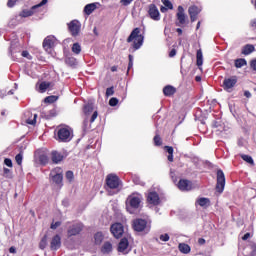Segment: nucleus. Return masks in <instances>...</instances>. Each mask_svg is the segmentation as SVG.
Here are the masks:
<instances>
[{
	"label": "nucleus",
	"mask_w": 256,
	"mask_h": 256,
	"mask_svg": "<svg viewBox=\"0 0 256 256\" xmlns=\"http://www.w3.org/2000/svg\"><path fill=\"white\" fill-rule=\"evenodd\" d=\"M145 36L141 34V28H134L127 38V43H132V49L139 51L140 47H143Z\"/></svg>",
	"instance_id": "f257e3e1"
},
{
	"label": "nucleus",
	"mask_w": 256,
	"mask_h": 256,
	"mask_svg": "<svg viewBox=\"0 0 256 256\" xmlns=\"http://www.w3.org/2000/svg\"><path fill=\"white\" fill-rule=\"evenodd\" d=\"M143 200V196L139 193H133L128 196L126 200V210L130 215H135L139 207H141V201Z\"/></svg>",
	"instance_id": "f03ea898"
},
{
	"label": "nucleus",
	"mask_w": 256,
	"mask_h": 256,
	"mask_svg": "<svg viewBox=\"0 0 256 256\" xmlns=\"http://www.w3.org/2000/svg\"><path fill=\"white\" fill-rule=\"evenodd\" d=\"M132 227L137 233H143L144 235H147V233L151 231V222L142 218H137L133 220Z\"/></svg>",
	"instance_id": "7ed1b4c3"
},
{
	"label": "nucleus",
	"mask_w": 256,
	"mask_h": 256,
	"mask_svg": "<svg viewBox=\"0 0 256 256\" xmlns=\"http://www.w3.org/2000/svg\"><path fill=\"white\" fill-rule=\"evenodd\" d=\"M57 137L60 143H69L73 139V130L69 126H61L58 128Z\"/></svg>",
	"instance_id": "20e7f679"
},
{
	"label": "nucleus",
	"mask_w": 256,
	"mask_h": 256,
	"mask_svg": "<svg viewBox=\"0 0 256 256\" xmlns=\"http://www.w3.org/2000/svg\"><path fill=\"white\" fill-rule=\"evenodd\" d=\"M121 185V179L115 174H108L106 177V189H119Z\"/></svg>",
	"instance_id": "39448f33"
},
{
	"label": "nucleus",
	"mask_w": 256,
	"mask_h": 256,
	"mask_svg": "<svg viewBox=\"0 0 256 256\" xmlns=\"http://www.w3.org/2000/svg\"><path fill=\"white\" fill-rule=\"evenodd\" d=\"M217 193H223L225 191V173L223 170H217V183H216Z\"/></svg>",
	"instance_id": "423d86ee"
},
{
	"label": "nucleus",
	"mask_w": 256,
	"mask_h": 256,
	"mask_svg": "<svg viewBox=\"0 0 256 256\" xmlns=\"http://www.w3.org/2000/svg\"><path fill=\"white\" fill-rule=\"evenodd\" d=\"M91 113L92 116L90 118V123H95V120L99 116V113L97 112V110L94 111L93 103H88L84 106V115H86V117H89Z\"/></svg>",
	"instance_id": "0eeeda50"
},
{
	"label": "nucleus",
	"mask_w": 256,
	"mask_h": 256,
	"mask_svg": "<svg viewBox=\"0 0 256 256\" xmlns=\"http://www.w3.org/2000/svg\"><path fill=\"white\" fill-rule=\"evenodd\" d=\"M67 26L72 37H77L81 33V22L79 20H72Z\"/></svg>",
	"instance_id": "6e6552de"
},
{
	"label": "nucleus",
	"mask_w": 256,
	"mask_h": 256,
	"mask_svg": "<svg viewBox=\"0 0 256 256\" xmlns=\"http://www.w3.org/2000/svg\"><path fill=\"white\" fill-rule=\"evenodd\" d=\"M235 85H237V76L225 78L223 81V89L224 91H227V93H231Z\"/></svg>",
	"instance_id": "1a4fd4ad"
},
{
	"label": "nucleus",
	"mask_w": 256,
	"mask_h": 256,
	"mask_svg": "<svg viewBox=\"0 0 256 256\" xmlns=\"http://www.w3.org/2000/svg\"><path fill=\"white\" fill-rule=\"evenodd\" d=\"M110 231L116 239H120V237H123V233L125 230L123 229V224L115 223L111 225Z\"/></svg>",
	"instance_id": "9d476101"
},
{
	"label": "nucleus",
	"mask_w": 256,
	"mask_h": 256,
	"mask_svg": "<svg viewBox=\"0 0 256 256\" xmlns=\"http://www.w3.org/2000/svg\"><path fill=\"white\" fill-rule=\"evenodd\" d=\"M49 0H42L39 4L34 5L30 10H23L20 13L21 17H31L35 13V9H39V7H43V5H47Z\"/></svg>",
	"instance_id": "9b49d317"
},
{
	"label": "nucleus",
	"mask_w": 256,
	"mask_h": 256,
	"mask_svg": "<svg viewBox=\"0 0 256 256\" xmlns=\"http://www.w3.org/2000/svg\"><path fill=\"white\" fill-rule=\"evenodd\" d=\"M176 17H177V21H178V23H176V25L178 27L185 25V23L187 21V15H185V9L183 8V6H178V12L176 14Z\"/></svg>",
	"instance_id": "f8f14e48"
},
{
	"label": "nucleus",
	"mask_w": 256,
	"mask_h": 256,
	"mask_svg": "<svg viewBox=\"0 0 256 256\" xmlns=\"http://www.w3.org/2000/svg\"><path fill=\"white\" fill-rule=\"evenodd\" d=\"M50 177H52L53 183L56 185H62L63 183V173L61 172V168H57L50 173Z\"/></svg>",
	"instance_id": "ddd939ff"
},
{
	"label": "nucleus",
	"mask_w": 256,
	"mask_h": 256,
	"mask_svg": "<svg viewBox=\"0 0 256 256\" xmlns=\"http://www.w3.org/2000/svg\"><path fill=\"white\" fill-rule=\"evenodd\" d=\"M148 15L150 19H153V21H160L161 20V14L159 13V9L155 4H151L149 6Z\"/></svg>",
	"instance_id": "4468645a"
},
{
	"label": "nucleus",
	"mask_w": 256,
	"mask_h": 256,
	"mask_svg": "<svg viewBox=\"0 0 256 256\" xmlns=\"http://www.w3.org/2000/svg\"><path fill=\"white\" fill-rule=\"evenodd\" d=\"M188 13L190 15V21L192 23H195V21H197V15H199V13H201V7L198 6H190L188 9Z\"/></svg>",
	"instance_id": "2eb2a0df"
},
{
	"label": "nucleus",
	"mask_w": 256,
	"mask_h": 256,
	"mask_svg": "<svg viewBox=\"0 0 256 256\" xmlns=\"http://www.w3.org/2000/svg\"><path fill=\"white\" fill-rule=\"evenodd\" d=\"M55 41H57L55 36L46 37L43 41V48L45 49V51H51V49H53V47L55 46Z\"/></svg>",
	"instance_id": "dca6fc26"
},
{
	"label": "nucleus",
	"mask_w": 256,
	"mask_h": 256,
	"mask_svg": "<svg viewBox=\"0 0 256 256\" xmlns=\"http://www.w3.org/2000/svg\"><path fill=\"white\" fill-rule=\"evenodd\" d=\"M83 231V225L81 223H76L73 224L69 229H68V236L73 237L75 235H79Z\"/></svg>",
	"instance_id": "f3484780"
},
{
	"label": "nucleus",
	"mask_w": 256,
	"mask_h": 256,
	"mask_svg": "<svg viewBox=\"0 0 256 256\" xmlns=\"http://www.w3.org/2000/svg\"><path fill=\"white\" fill-rule=\"evenodd\" d=\"M147 201L150 205H159L161 203V198H159V194L157 192H150L147 196Z\"/></svg>",
	"instance_id": "a211bd4d"
},
{
	"label": "nucleus",
	"mask_w": 256,
	"mask_h": 256,
	"mask_svg": "<svg viewBox=\"0 0 256 256\" xmlns=\"http://www.w3.org/2000/svg\"><path fill=\"white\" fill-rule=\"evenodd\" d=\"M17 53H21V44L18 42H12L9 49V54L11 55L12 59L17 57Z\"/></svg>",
	"instance_id": "6ab92c4d"
},
{
	"label": "nucleus",
	"mask_w": 256,
	"mask_h": 256,
	"mask_svg": "<svg viewBox=\"0 0 256 256\" xmlns=\"http://www.w3.org/2000/svg\"><path fill=\"white\" fill-rule=\"evenodd\" d=\"M50 249L51 251H57L58 249H61V236L59 234H56L51 242H50Z\"/></svg>",
	"instance_id": "aec40b11"
},
{
	"label": "nucleus",
	"mask_w": 256,
	"mask_h": 256,
	"mask_svg": "<svg viewBox=\"0 0 256 256\" xmlns=\"http://www.w3.org/2000/svg\"><path fill=\"white\" fill-rule=\"evenodd\" d=\"M177 186H178V189H180V191H191L192 189V183L187 179L179 180Z\"/></svg>",
	"instance_id": "412c9836"
},
{
	"label": "nucleus",
	"mask_w": 256,
	"mask_h": 256,
	"mask_svg": "<svg viewBox=\"0 0 256 256\" xmlns=\"http://www.w3.org/2000/svg\"><path fill=\"white\" fill-rule=\"evenodd\" d=\"M128 247H129V240H127V238H122L118 244L119 253H124V254L129 253L127 251Z\"/></svg>",
	"instance_id": "4be33fe9"
},
{
	"label": "nucleus",
	"mask_w": 256,
	"mask_h": 256,
	"mask_svg": "<svg viewBox=\"0 0 256 256\" xmlns=\"http://www.w3.org/2000/svg\"><path fill=\"white\" fill-rule=\"evenodd\" d=\"M63 159H65V156L63 155V153L57 152V151L51 152V160L56 165L61 163V161H63Z\"/></svg>",
	"instance_id": "5701e85b"
},
{
	"label": "nucleus",
	"mask_w": 256,
	"mask_h": 256,
	"mask_svg": "<svg viewBox=\"0 0 256 256\" xmlns=\"http://www.w3.org/2000/svg\"><path fill=\"white\" fill-rule=\"evenodd\" d=\"M196 205L207 209V207L211 206V200L209 198L201 197L196 200Z\"/></svg>",
	"instance_id": "b1692460"
},
{
	"label": "nucleus",
	"mask_w": 256,
	"mask_h": 256,
	"mask_svg": "<svg viewBox=\"0 0 256 256\" xmlns=\"http://www.w3.org/2000/svg\"><path fill=\"white\" fill-rule=\"evenodd\" d=\"M163 93L165 97H171V95H175V93H177V89L171 85H167L163 88Z\"/></svg>",
	"instance_id": "393cba45"
},
{
	"label": "nucleus",
	"mask_w": 256,
	"mask_h": 256,
	"mask_svg": "<svg viewBox=\"0 0 256 256\" xmlns=\"http://www.w3.org/2000/svg\"><path fill=\"white\" fill-rule=\"evenodd\" d=\"M178 249L180 253H183L184 255H188V253H191V246H189V244L186 243H180L178 245Z\"/></svg>",
	"instance_id": "a878e982"
},
{
	"label": "nucleus",
	"mask_w": 256,
	"mask_h": 256,
	"mask_svg": "<svg viewBox=\"0 0 256 256\" xmlns=\"http://www.w3.org/2000/svg\"><path fill=\"white\" fill-rule=\"evenodd\" d=\"M255 51V46L253 44H247L242 48V55H251Z\"/></svg>",
	"instance_id": "bb28decb"
},
{
	"label": "nucleus",
	"mask_w": 256,
	"mask_h": 256,
	"mask_svg": "<svg viewBox=\"0 0 256 256\" xmlns=\"http://www.w3.org/2000/svg\"><path fill=\"white\" fill-rule=\"evenodd\" d=\"M95 9H97V5H95V3L87 4L84 7V13L86 15H91V13H93V11H95Z\"/></svg>",
	"instance_id": "cd10ccee"
},
{
	"label": "nucleus",
	"mask_w": 256,
	"mask_h": 256,
	"mask_svg": "<svg viewBox=\"0 0 256 256\" xmlns=\"http://www.w3.org/2000/svg\"><path fill=\"white\" fill-rule=\"evenodd\" d=\"M102 253H111L113 251V245L111 242H105L101 249Z\"/></svg>",
	"instance_id": "c85d7f7f"
},
{
	"label": "nucleus",
	"mask_w": 256,
	"mask_h": 256,
	"mask_svg": "<svg viewBox=\"0 0 256 256\" xmlns=\"http://www.w3.org/2000/svg\"><path fill=\"white\" fill-rule=\"evenodd\" d=\"M247 65V60L244 58H239L235 60V67L236 69H241V67H245Z\"/></svg>",
	"instance_id": "c756f323"
},
{
	"label": "nucleus",
	"mask_w": 256,
	"mask_h": 256,
	"mask_svg": "<svg viewBox=\"0 0 256 256\" xmlns=\"http://www.w3.org/2000/svg\"><path fill=\"white\" fill-rule=\"evenodd\" d=\"M50 85L51 84L49 82H41L38 88L39 93H45V91L49 89Z\"/></svg>",
	"instance_id": "7c9ffc66"
},
{
	"label": "nucleus",
	"mask_w": 256,
	"mask_h": 256,
	"mask_svg": "<svg viewBox=\"0 0 256 256\" xmlns=\"http://www.w3.org/2000/svg\"><path fill=\"white\" fill-rule=\"evenodd\" d=\"M196 59L197 66L201 67L203 65V52L201 50H197Z\"/></svg>",
	"instance_id": "2f4dec72"
},
{
	"label": "nucleus",
	"mask_w": 256,
	"mask_h": 256,
	"mask_svg": "<svg viewBox=\"0 0 256 256\" xmlns=\"http://www.w3.org/2000/svg\"><path fill=\"white\" fill-rule=\"evenodd\" d=\"M241 159L245 161L246 163H249V165H255V161H253V157L247 154H240Z\"/></svg>",
	"instance_id": "473e14b6"
},
{
	"label": "nucleus",
	"mask_w": 256,
	"mask_h": 256,
	"mask_svg": "<svg viewBox=\"0 0 256 256\" xmlns=\"http://www.w3.org/2000/svg\"><path fill=\"white\" fill-rule=\"evenodd\" d=\"M94 240H95L96 245H101V243L103 242V233L97 232L94 235Z\"/></svg>",
	"instance_id": "72a5a7b5"
},
{
	"label": "nucleus",
	"mask_w": 256,
	"mask_h": 256,
	"mask_svg": "<svg viewBox=\"0 0 256 256\" xmlns=\"http://www.w3.org/2000/svg\"><path fill=\"white\" fill-rule=\"evenodd\" d=\"M164 149L169 154L168 155V161H170V163H173V147L165 146Z\"/></svg>",
	"instance_id": "f704fd0d"
},
{
	"label": "nucleus",
	"mask_w": 256,
	"mask_h": 256,
	"mask_svg": "<svg viewBox=\"0 0 256 256\" xmlns=\"http://www.w3.org/2000/svg\"><path fill=\"white\" fill-rule=\"evenodd\" d=\"M72 52H74L75 55H79L81 53V44L79 43H74L72 45Z\"/></svg>",
	"instance_id": "c9c22d12"
},
{
	"label": "nucleus",
	"mask_w": 256,
	"mask_h": 256,
	"mask_svg": "<svg viewBox=\"0 0 256 256\" xmlns=\"http://www.w3.org/2000/svg\"><path fill=\"white\" fill-rule=\"evenodd\" d=\"M132 181L135 185H141L142 187L145 186V182L141 181V178L137 175L132 176Z\"/></svg>",
	"instance_id": "e433bc0d"
},
{
	"label": "nucleus",
	"mask_w": 256,
	"mask_h": 256,
	"mask_svg": "<svg viewBox=\"0 0 256 256\" xmlns=\"http://www.w3.org/2000/svg\"><path fill=\"white\" fill-rule=\"evenodd\" d=\"M39 162L41 165H47L49 163V157L45 154L39 156Z\"/></svg>",
	"instance_id": "4c0bfd02"
},
{
	"label": "nucleus",
	"mask_w": 256,
	"mask_h": 256,
	"mask_svg": "<svg viewBox=\"0 0 256 256\" xmlns=\"http://www.w3.org/2000/svg\"><path fill=\"white\" fill-rule=\"evenodd\" d=\"M65 62L67 65H70V67H74V65H77V59H75V57H67Z\"/></svg>",
	"instance_id": "58836bf2"
},
{
	"label": "nucleus",
	"mask_w": 256,
	"mask_h": 256,
	"mask_svg": "<svg viewBox=\"0 0 256 256\" xmlns=\"http://www.w3.org/2000/svg\"><path fill=\"white\" fill-rule=\"evenodd\" d=\"M47 247V235H44L39 243V248L44 250Z\"/></svg>",
	"instance_id": "ea45409f"
},
{
	"label": "nucleus",
	"mask_w": 256,
	"mask_h": 256,
	"mask_svg": "<svg viewBox=\"0 0 256 256\" xmlns=\"http://www.w3.org/2000/svg\"><path fill=\"white\" fill-rule=\"evenodd\" d=\"M154 144L156 145V147H161V145H163V142L161 140V136H159V134H156L154 136Z\"/></svg>",
	"instance_id": "a19ab883"
},
{
	"label": "nucleus",
	"mask_w": 256,
	"mask_h": 256,
	"mask_svg": "<svg viewBox=\"0 0 256 256\" xmlns=\"http://www.w3.org/2000/svg\"><path fill=\"white\" fill-rule=\"evenodd\" d=\"M3 176L6 177L7 179H11V177H13V174L11 173V170L9 168H4Z\"/></svg>",
	"instance_id": "79ce46f5"
},
{
	"label": "nucleus",
	"mask_w": 256,
	"mask_h": 256,
	"mask_svg": "<svg viewBox=\"0 0 256 256\" xmlns=\"http://www.w3.org/2000/svg\"><path fill=\"white\" fill-rule=\"evenodd\" d=\"M58 97L57 96H47L44 99L45 103H55V101H57Z\"/></svg>",
	"instance_id": "37998d69"
},
{
	"label": "nucleus",
	"mask_w": 256,
	"mask_h": 256,
	"mask_svg": "<svg viewBox=\"0 0 256 256\" xmlns=\"http://www.w3.org/2000/svg\"><path fill=\"white\" fill-rule=\"evenodd\" d=\"M15 161H16L17 165H22V163H23V153L20 152L19 154H17L16 157H15Z\"/></svg>",
	"instance_id": "c03bdc74"
},
{
	"label": "nucleus",
	"mask_w": 256,
	"mask_h": 256,
	"mask_svg": "<svg viewBox=\"0 0 256 256\" xmlns=\"http://www.w3.org/2000/svg\"><path fill=\"white\" fill-rule=\"evenodd\" d=\"M119 103V100L115 97L111 98L109 100V106L110 107H116V105Z\"/></svg>",
	"instance_id": "a18cd8bd"
},
{
	"label": "nucleus",
	"mask_w": 256,
	"mask_h": 256,
	"mask_svg": "<svg viewBox=\"0 0 256 256\" xmlns=\"http://www.w3.org/2000/svg\"><path fill=\"white\" fill-rule=\"evenodd\" d=\"M163 5H165L167 7V9L172 10L173 9V3H171V1L169 0H162Z\"/></svg>",
	"instance_id": "49530a36"
},
{
	"label": "nucleus",
	"mask_w": 256,
	"mask_h": 256,
	"mask_svg": "<svg viewBox=\"0 0 256 256\" xmlns=\"http://www.w3.org/2000/svg\"><path fill=\"white\" fill-rule=\"evenodd\" d=\"M83 131H89V118H86L84 121H83Z\"/></svg>",
	"instance_id": "de8ad7c7"
},
{
	"label": "nucleus",
	"mask_w": 256,
	"mask_h": 256,
	"mask_svg": "<svg viewBox=\"0 0 256 256\" xmlns=\"http://www.w3.org/2000/svg\"><path fill=\"white\" fill-rule=\"evenodd\" d=\"M21 55H22V57H25L26 59H29V60L33 59V56H31V54H29V51H27V50L22 51Z\"/></svg>",
	"instance_id": "09e8293b"
},
{
	"label": "nucleus",
	"mask_w": 256,
	"mask_h": 256,
	"mask_svg": "<svg viewBox=\"0 0 256 256\" xmlns=\"http://www.w3.org/2000/svg\"><path fill=\"white\" fill-rule=\"evenodd\" d=\"M115 93V90L113 87H109L106 89V97H111Z\"/></svg>",
	"instance_id": "8fccbe9b"
},
{
	"label": "nucleus",
	"mask_w": 256,
	"mask_h": 256,
	"mask_svg": "<svg viewBox=\"0 0 256 256\" xmlns=\"http://www.w3.org/2000/svg\"><path fill=\"white\" fill-rule=\"evenodd\" d=\"M66 179H68V181H73V179H74L73 171L66 172Z\"/></svg>",
	"instance_id": "3c124183"
},
{
	"label": "nucleus",
	"mask_w": 256,
	"mask_h": 256,
	"mask_svg": "<svg viewBox=\"0 0 256 256\" xmlns=\"http://www.w3.org/2000/svg\"><path fill=\"white\" fill-rule=\"evenodd\" d=\"M26 123H28V125H35V123H37V114H34V119H28Z\"/></svg>",
	"instance_id": "603ef678"
},
{
	"label": "nucleus",
	"mask_w": 256,
	"mask_h": 256,
	"mask_svg": "<svg viewBox=\"0 0 256 256\" xmlns=\"http://www.w3.org/2000/svg\"><path fill=\"white\" fill-rule=\"evenodd\" d=\"M121 5H124V7H127L133 3V0H120Z\"/></svg>",
	"instance_id": "864d4df0"
},
{
	"label": "nucleus",
	"mask_w": 256,
	"mask_h": 256,
	"mask_svg": "<svg viewBox=\"0 0 256 256\" xmlns=\"http://www.w3.org/2000/svg\"><path fill=\"white\" fill-rule=\"evenodd\" d=\"M160 241H164V242L169 241V234L160 235Z\"/></svg>",
	"instance_id": "5fc2aeb1"
},
{
	"label": "nucleus",
	"mask_w": 256,
	"mask_h": 256,
	"mask_svg": "<svg viewBox=\"0 0 256 256\" xmlns=\"http://www.w3.org/2000/svg\"><path fill=\"white\" fill-rule=\"evenodd\" d=\"M4 164L7 166V167H13V161H11V159L9 158H6L4 160Z\"/></svg>",
	"instance_id": "6e6d98bb"
},
{
	"label": "nucleus",
	"mask_w": 256,
	"mask_h": 256,
	"mask_svg": "<svg viewBox=\"0 0 256 256\" xmlns=\"http://www.w3.org/2000/svg\"><path fill=\"white\" fill-rule=\"evenodd\" d=\"M15 3H17V0H8L7 5L8 7H15Z\"/></svg>",
	"instance_id": "4d7b16f0"
},
{
	"label": "nucleus",
	"mask_w": 256,
	"mask_h": 256,
	"mask_svg": "<svg viewBox=\"0 0 256 256\" xmlns=\"http://www.w3.org/2000/svg\"><path fill=\"white\" fill-rule=\"evenodd\" d=\"M170 177H171L172 181H174V183H175V181H177V178H175V171H173V169L170 170Z\"/></svg>",
	"instance_id": "13d9d810"
},
{
	"label": "nucleus",
	"mask_w": 256,
	"mask_h": 256,
	"mask_svg": "<svg viewBox=\"0 0 256 256\" xmlns=\"http://www.w3.org/2000/svg\"><path fill=\"white\" fill-rule=\"evenodd\" d=\"M61 223L59 221L51 224V229H57V227H60Z\"/></svg>",
	"instance_id": "bf43d9fd"
},
{
	"label": "nucleus",
	"mask_w": 256,
	"mask_h": 256,
	"mask_svg": "<svg viewBox=\"0 0 256 256\" xmlns=\"http://www.w3.org/2000/svg\"><path fill=\"white\" fill-rule=\"evenodd\" d=\"M250 27H252V29H253L254 31H256V19L251 20V22H250Z\"/></svg>",
	"instance_id": "052dcab7"
},
{
	"label": "nucleus",
	"mask_w": 256,
	"mask_h": 256,
	"mask_svg": "<svg viewBox=\"0 0 256 256\" xmlns=\"http://www.w3.org/2000/svg\"><path fill=\"white\" fill-rule=\"evenodd\" d=\"M175 55H177V50L172 49L169 53V57H175Z\"/></svg>",
	"instance_id": "680f3d73"
},
{
	"label": "nucleus",
	"mask_w": 256,
	"mask_h": 256,
	"mask_svg": "<svg viewBox=\"0 0 256 256\" xmlns=\"http://www.w3.org/2000/svg\"><path fill=\"white\" fill-rule=\"evenodd\" d=\"M244 97H247V99H251V92L249 90H246L244 92Z\"/></svg>",
	"instance_id": "e2e57ef3"
},
{
	"label": "nucleus",
	"mask_w": 256,
	"mask_h": 256,
	"mask_svg": "<svg viewBox=\"0 0 256 256\" xmlns=\"http://www.w3.org/2000/svg\"><path fill=\"white\" fill-rule=\"evenodd\" d=\"M249 237H251V233H246L243 237H242V240L243 241H247V239H249Z\"/></svg>",
	"instance_id": "0e129e2a"
},
{
	"label": "nucleus",
	"mask_w": 256,
	"mask_h": 256,
	"mask_svg": "<svg viewBox=\"0 0 256 256\" xmlns=\"http://www.w3.org/2000/svg\"><path fill=\"white\" fill-rule=\"evenodd\" d=\"M250 65H251L252 69L254 71H256V60H252Z\"/></svg>",
	"instance_id": "69168bd1"
},
{
	"label": "nucleus",
	"mask_w": 256,
	"mask_h": 256,
	"mask_svg": "<svg viewBox=\"0 0 256 256\" xmlns=\"http://www.w3.org/2000/svg\"><path fill=\"white\" fill-rule=\"evenodd\" d=\"M9 253H17V249L14 246H12L9 248Z\"/></svg>",
	"instance_id": "338daca9"
},
{
	"label": "nucleus",
	"mask_w": 256,
	"mask_h": 256,
	"mask_svg": "<svg viewBox=\"0 0 256 256\" xmlns=\"http://www.w3.org/2000/svg\"><path fill=\"white\" fill-rule=\"evenodd\" d=\"M198 243L199 245H205V239L199 238Z\"/></svg>",
	"instance_id": "774afa93"
}]
</instances>
